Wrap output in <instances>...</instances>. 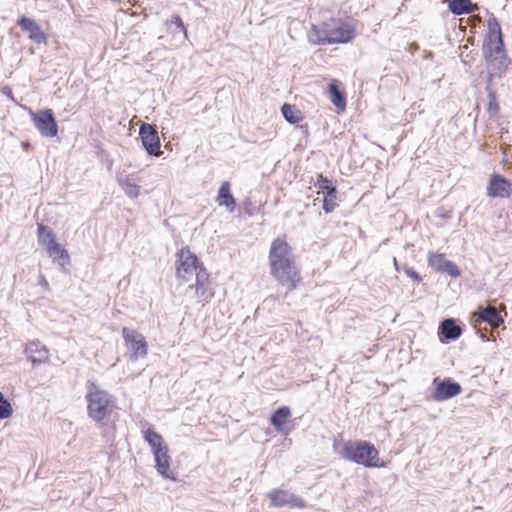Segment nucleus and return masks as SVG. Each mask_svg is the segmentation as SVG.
<instances>
[{"mask_svg":"<svg viewBox=\"0 0 512 512\" xmlns=\"http://www.w3.org/2000/svg\"><path fill=\"white\" fill-rule=\"evenodd\" d=\"M340 456L365 468H385L387 463L379 458L375 445L367 440H349L343 443Z\"/></svg>","mask_w":512,"mask_h":512,"instance_id":"5","label":"nucleus"},{"mask_svg":"<svg viewBox=\"0 0 512 512\" xmlns=\"http://www.w3.org/2000/svg\"><path fill=\"white\" fill-rule=\"evenodd\" d=\"M291 247L281 239L276 238L270 247L269 261L271 274L276 280L288 290L296 288L299 281V274L293 260L290 258Z\"/></svg>","mask_w":512,"mask_h":512,"instance_id":"1","label":"nucleus"},{"mask_svg":"<svg viewBox=\"0 0 512 512\" xmlns=\"http://www.w3.org/2000/svg\"><path fill=\"white\" fill-rule=\"evenodd\" d=\"M403 270H404L405 274L409 278H411L413 281H415L417 283L422 281V277L420 276V274L413 267L404 265Z\"/></svg>","mask_w":512,"mask_h":512,"instance_id":"35","label":"nucleus"},{"mask_svg":"<svg viewBox=\"0 0 512 512\" xmlns=\"http://www.w3.org/2000/svg\"><path fill=\"white\" fill-rule=\"evenodd\" d=\"M283 118L290 124L299 123L303 119L302 112L295 105L284 103L281 107Z\"/></svg>","mask_w":512,"mask_h":512,"instance_id":"29","label":"nucleus"},{"mask_svg":"<svg viewBox=\"0 0 512 512\" xmlns=\"http://www.w3.org/2000/svg\"><path fill=\"white\" fill-rule=\"evenodd\" d=\"M270 505L276 508L289 506L290 508H306V502L298 495L284 489H272L268 493Z\"/></svg>","mask_w":512,"mask_h":512,"instance_id":"11","label":"nucleus"},{"mask_svg":"<svg viewBox=\"0 0 512 512\" xmlns=\"http://www.w3.org/2000/svg\"><path fill=\"white\" fill-rule=\"evenodd\" d=\"M8 92H6V95L8 96H12V92H11V89L10 88H6Z\"/></svg>","mask_w":512,"mask_h":512,"instance_id":"44","label":"nucleus"},{"mask_svg":"<svg viewBox=\"0 0 512 512\" xmlns=\"http://www.w3.org/2000/svg\"><path fill=\"white\" fill-rule=\"evenodd\" d=\"M245 211H246V213H247L248 215H250V216H252V215L254 214V213H253V211H251V210H250V207H247V208L245 209Z\"/></svg>","mask_w":512,"mask_h":512,"instance_id":"41","label":"nucleus"},{"mask_svg":"<svg viewBox=\"0 0 512 512\" xmlns=\"http://www.w3.org/2000/svg\"><path fill=\"white\" fill-rule=\"evenodd\" d=\"M486 190L487 195L491 198H510L512 195V182L503 175L494 172L490 176Z\"/></svg>","mask_w":512,"mask_h":512,"instance_id":"12","label":"nucleus"},{"mask_svg":"<svg viewBox=\"0 0 512 512\" xmlns=\"http://www.w3.org/2000/svg\"><path fill=\"white\" fill-rule=\"evenodd\" d=\"M40 345V341L39 340H36V341H32L30 342L29 344H27L25 346V349L23 352L25 353H28V352H48V349L46 348V346L42 345L40 348L38 347Z\"/></svg>","mask_w":512,"mask_h":512,"instance_id":"34","label":"nucleus"},{"mask_svg":"<svg viewBox=\"0 0 512 512\" xmlns=\"http://www.w3.org/2000/svg\"><path fill=\"white\" fill-rule=\"evenodd\" d=\"M116 181L127 197L131 199L139 197L141 190L140 179L135 174L120 172L116 175Z\"/></svg>","mask_w":512,"mask_h":512,"instance_id":"17","label":"nucleus"},{"mask_svg":"<svg viewBox=\"0 0 512 512\" xmlns=\"http://www.w3.org/2000/svg\"><path fill=\"white\" fill-rule=\"evenodd\" d=\"M31 120L42 137L53 138L58 134V122L50 108L33 111L29 109Z\"/></svg>","mask_w":512,"mask_h":512,"instance_id":"8","label":"nucleus"},{"mask_svg":"<svg viewBox=\"0 0 512 512\" xmlns=\"http://www.w3.org/2000/svg\"><path fill=\"white\" fill-rule=\"evenodd\" d=\"M166 25L168 26L169 29L171 28V26H175V30L173 31L174 34L177 32H182L184 38H188L187 27L179 14H173L171 18L167 20Z\"/></svg>","mask_w":512,"mask_h":512,"instance_id":"30","label":"nucleus"},{"mask_svg":"<svg viewBox=\"0 0 512 512\" xmlns=\"http://www.w3.org/2000/svg\"><path fill=\"white\" fill-rule=\"evenodd\" d=\"M432 384L434 386L432 397L436 402L449 400L462 392V386L450 377L444 379L436 377Z\"/></svg>","mask_w":512,"mask_h":512,"instance_id":"10","label":"nucleus"},{"mask_svg":"<svg viewBox=\"0 0 512 512\" xmlns=\"http://www.w3.org/2000/svg\"><path fill=\"white\" fill-rule=\"evenodd\" d=\"M301 129L305 131L306 134H308V126L307 125H301Z\"/></svg>","mask_w":512,"mask_h":512,"instance_id":"43","label":"nucleus"},{"mask_svg":"<svg viewBox=\"0 0 512 512\" xmlns=\"http://www.w3.org/2000/svg\"><path fill=\"white\" fill-rule=\"evenodd\" d=\"M291 247L281 239L276 238L270 247L269 261L271 274L276 280L288 290L296 288L299 281V274L293 260L290 258Z\"/></svg>","mask_w":512,"mask_h":512,"instance_id":"2","label":"nucleus"},{"mask_svg":"<svg viewBox=\"0 0 512 512\" xmlns=\"http://www.w3.org/2000/svg\"><path fill=\"white\" fill-rule=\"evenodd\" d=\"M168 447L154 451L156 471L164 478L171 481L177 480V473L170 468L171 457L168 454Z\"/></svg>","mask_w":512,"mask_h":512,"instance_id":"15","label":"nucleus"},{"mask_svg":"<svg viewBox=\"0 0 512 512\" xmlns=\"http://www.w3.org/2000/svg\"><path fill=\"white\" fill-rule=\"evenodd\" d=\"M436 216L442 219H450L451 218V212L445 210L444 208H438L436 210Z\"/></svg>","mask_w":512,"mask_h":512,"instance_id":"36","label":"nucleus"},{"mask_svg":"<svg viewBox=\"0 0 512 512\" xmlns=\"http://www.w3.org/2000/svg\"><path fill=\"white\" fill-rule=\"evenodd\" d=\"M487 95L489 99L487 111L491 116H495L500 111V107L497 102L496 91H489L487 92Z\"/></svg>","mask_w":512,"mask_h":512,"instance_id":"32","label":"nucleus"},{"mask_svg":"<svg viewBox=\"0 0 512 512\" xmlns=\"http://www.w3.org/2000/svg\"><path fill=\"white\" fill-rule=\"evenodd\" d=\"M176 275L179 279L188 282L200 269H205L198 257L188 247H183L177 252Z\"/></svg>","mask_w":512,"mask_h":512,"instance_id":"7","label":"nucleus"},{"mask_svg":"<svg viewBox=\"0 0 512 512\" xmlns=\"http://www.w3.org/2000/svg\"><path fill=\"white\" fill-rule=\"evenodd\" d=\"M448 9L452 14L461 16L473 13L474 5L470 0H449Z\"/></svg>","mask_w":512,"mask_h":512,"instance_id":"26","label":"nucleus"},{"mask_svg":"<svg viewBox=\"0 0 512 512\" xmlns=\"http://www.w3.org/2000/svg\"><path fill=\"white\" fill-rule=\"evenodd\" d=\"M478 316L481 321L494 327H499L504 324V319L500 311L494 307L481 306L478 310Z\"/></svg>","mask_w":512,"mask_h":512,"instance_id":"23","label":"nucleus"},{"mask_svg":"<svg viewBox=\"0 0 512 512\" xmlns=\"http://www.w3.org/2000/svg\"><path fill=\"white\" fill-rule=\"evenodd\" d=\"M493 79H494V74L492 72H488L487 79H486V87H485L486 92L495 91L492 88Z\"/></svg>","mask_w":512,"mask_h":512,"instance_id":"37","label":"nucleus"},{"mask_svg":"<svg viewBox=\"0 0 512 512\" xmlns=\"http://www.w3.org/2000/svg\"><path fill=\"white\" fill-rule=\"evenodd\" d=\"M13 413V408L8 399L0 391V419L4 420L9 418Z\"/></svg>","mask_w":512,"mask_h":512,"instance_id":"31","label":"nucleus"},{"mask_svg":"<svg viewBox=\"0 0 512 512\" xmlns=\"http://www.w3.org/2000/svg\"><path fill=\"white\" fill-rule=\"evenodd\" d=\"M315 187H317L324 196L337 197L338 190L336 185L323 174L318 175Z\"/></svg>","mask_w":512,"mask_h":512,"instance_id":"27","label":"nucleus"},{"mask_svg":"<svg viewBox=\"0 0 512 512\" xmlns=\"http://www.w3.org/2000/svg\"><path fill=\"white\" fill-rule=\"evenodd\" d=\"M482 52L487 63H492L499 72L506 71L508 57L499 21L492 16L487 20V34L483 41Z\"/></svg>","mask_w":512,"mask_h":512,"instance_id":"4","label":"nucleus"},{"mask_svg":"<svg viewBox=\"0 0 512 512\" xmlns=\"http://www.w3.org/2000/svg\"><path fill=\"white\" fill-rule=\"evenodd\" d=\"M428 265L436 272L447 274L453 278H457L461 274L459 267L442 253H430Z\"/></svg>","mask_w":512,"mask_h":512,"instance_id":"14","label":"nucleus"},{"mask_svg":"<svg viewBox=\"0 0 512 512\" xmlns=\"http://www.w3.org/2000/svg\"><path fill=\"white\" fill-rule=\"evenodd\" d=\"M463 324L455 318H445L438 326V337L442 343L457 340L463 333Z\"/></svg>","mask_w":512,"mask_h":512,"instance_id":"13","label":"nucleus"},{"mask_svg":"<svg viewBox=\"0 0 512 512\" xmlns=\"http://www.w3.org/2000/svg\"><path fill=\"white\" fill-rule=\"evenodd\" d=\"M393 261H394L395 269H396L397 271H399V270H400V268H399V266H398V262H397L396 258H394V260H393Z\"/></svg>","mask_w":512,"mask_h":512,"instance_id":"42","label":"nucleus"},{"mask_svg":"<svg viewBox=\"0 0 512 512\" xmlns=\"http://www.w3.org/2000/svg\"><path fill=\"white\" fill-rule=\"evenodd\" d=\"M144 440L148 443V445L151 447L152 453L158 449H162L164 447H167L166 444H164L163 437L156 432L153 428H148L143 432Z\"/></svg>","mask_w":512,"mask_h":512,"instance_id":"28","label":"nucleus"},{"mask_svg":"<svg viewBox=\"0 0 512 512\" xmlns=\"http://www.w3.org/2000/svg\"><path fill=\"white\" fill-rule=\"evenodd\" d=\"M210 290V280H209V273L206 269H200L198 271L196 276V283H195V292L197 296L204 297L205 299L211 298L212 293H209Z\"/></svg>","mask_w":512,"mask_h":512,"instance_id":"24","label":"nucleus"},{"mask_svg":"<svg viewBox=\"0 0 512 512\" xmlns=\"http://www.w3.org/2000/svg\"><path fill=\"white\" fill-rule=\"evenodd\" d=\"M17 25L23 32L28 33L29 39L37 44L46 43L47 35L41 26L32 18L21 16L17 20Z\"/></svg>","mask_w":512,"mask_h":512,"instance_id":"16","label":"nucleus"},{"mask_svg":"<svg viewBox=\"0 0 512 512\" xmlns=\"http://www.w3.org/2000/svg\"><path fill=\"white\" fill-rule=\"evenodd\" d=\"M122 336L126 347L131 350V352H147V341L137 330L124 327L122 329Z\"/></svg>","mask_w":512,"mask_h":512,"instance_id":"18","label":"nucleus"},{"mask_svg":"<svg viewBox=\"0 0 512 512\" xmlns=\"http://www.w3.org/2000/svg\"><path fill=\"white\" fill-rule=\"evenodd\" d=\"M28 359H29V361H31L33 366H37V365H39V364H41L42 362L45 361V360H42V359H37L33 355H30Z\"/></svg>","mask_w":512,"mask_h":512,"instance_id":"38","label":"nucleus"},{"mask_svg":"<svg viewBox=\"0 0 512 512\" xmlns=\"http://www.w3.org/2000/svg\"><path fill=\"white\" fill-rule=\"evenodd\" d=\"M46 252L53 263L58 265L62 272L67 271L66 266L70 264V256L68 251L59 242L48 247Z\"/></svg>","mask_w":512,"mask_h":512,"instance_id":"19","label":"nucleus"},{"mask_svg":"<svg viewBox=\"0 0 512 512\" xmlns=\"http://www.w3.org/2000/svg\"><path fill=\"white\" fill-rule=\"evenodd\" d=\"M356 36L353 25L341 18H330L319 24H312L307 38L312 45L345 44Z\"/></svg>","mask_w":512,"mask_h":512,"instance_id":"3","label":"nucleus"},{"mask_svg":"<svg viewBox=\"0 0 512 512\" xmlns=\"http://www.w3.org/2000/svg\"><path fill=\"white\" fill-rule=\"evenodd\" d=\"M291 416L288 406L278 407L270 416V423L279 433H286V422Z\"/></svg>","mask_w":512,"mask_h":512,"instance_id":"22","label":"nucleus"},{"mask_svg":"<svg viewBox=\"0 0 512 512\" xmlns=\"http://www.w3.org/2000/svg\"><path fill=\"white\" fill-rule=\"evenodd\" d=\"M340 82L338 80H331L328 84V95L332 104L339 110L344 111L346 108V94L340 88Z\"/></svg>","mask_w":512,"mask_h":512,"instance_id":"20","label":"nucleus"},{"mask_svg":"<svg viewBox=\"0 0 512 512\" xmlns=\"http://www.w3.org/2000/svg\"><path fill=\"white\" fill-rule=\"evenodd\" d=\"M37 239L39 245L43 246L45 250H47L48 247L53 246L58 242L52 228L44 224H38Z\"/></svg>","mask_w":512,"mask_h":512,"instance_id":"25","label":"nucleus"},{"mask_svg":"<svg viewBox=\"0 0 512 512\" xmlns=\"http://www.w3.org/2000/svg\"><path fill=\"white\" fill-rule=\"evenodd\" d=\"M86 388L87 415L95 422H101L112 413L114 397L91 380L87 382Z\"/></svg>","mask_w":512,"mask_h":512,"instance_id":"6","label":"nucleus"},{"mask_svg":"<svg viewBox=\"0 0 512 512\" xmlns=\"http://www.w3.org/2000/svg\"><path fill=\"white\" fill-rule=\"evenodd\" d=\"M336 198L337 197L324 196L322 208L325 213H327V214L332 213L336 209V207L338 206V204L336 202Z\"/></svg>","mask_w":512,"mask_h":512,"instance_id":"33","label":"nucleus"},{"mask_svg":"<svg viewBox=\"0 0 512 512\" xmlns=\"http://www.w3.org/2000/svg\"><path fill=\"white\" fill-rule=\"evenodd\" d=\"M219 206H224L229 212H233L236 208V200L231 192L230 182L224 181L216 197Z\"/></svg>","mask_w":512,"mask_h":512,"instance_id":"21","label":"nucleus"},{"mask_svg":"<svg viewBox=\"0 0 512 512\" xmlns=\"http://www.w3.org/2000/svg\"><path fill=\"white\" fill-rule=\"evenodd\" d=\"M139 137L143 149L149 156H159L161 153V142L157 128L149 123L143 122L139 127Z\"/></svg>","mask_w":512,"mask_h":512,"instance_id":"9","label":"nucleus"},{"mask_svg":"<svg viewBox=\"0 0 512 512\" xmlns=\"http://www.w3.org/2000/svg\"><path fill=\"white\" fill-rule=\"evenodd\" d=\"M40 284L45 288H48L49 286L47 280L44 277L41 278Z\"/></svg>","mask_w":512,"mask_h":512,"instance_id":"40","label":"nucleus"},{"mask_svg":"<svg viewBox=\"0 0 512 512\" xmlns=\"http://www.w3.org/2000/svg\"><path fill=\"white\" fill-rule=\"evenodd\" d=\"M130 355V360L132 362H136L140 356H145L146 354H129Z\"/></svg>","mask_w":512,"mask_h":512,"instance_id":"39","label":"nucleus"}]
</instances>
